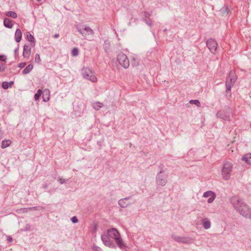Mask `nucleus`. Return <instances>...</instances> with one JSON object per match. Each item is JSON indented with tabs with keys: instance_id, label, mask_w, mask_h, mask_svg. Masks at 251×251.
Segmentation results:
<instances>
[{
	"instance_id": "nucleus-1",
	"label": "nucleus",
	"mask_w": 251,
	"mask_h": 251,
	"mask_svg": "<svg viewBox=\"0 0 251 251\" xmlns=\"http://www.w3.org/2000/svg\"><path fill=\"white\" fill-rule=\"evenodd\" d=\"M236 76L235 74L234 71L231 70L229 73L228 76L226 78V93L229 96H231V88L234 85L235 81L236 80Z\"/></svg>"
},
{
	"instance_id": "nucleus-2",
	"label": "nucleus",
	"mask_w": 251,
	"mask_h": 251,
	"mask_svg": "<svg viewBox=\"0 0 251 251\" xmlns=\"http://www.w3.org/2000/svg\"><path fill=\"white\" fill-rule=\"evenodd\" d=\"M232 169L233 165L231 162L226 161L223 164L222 175L225 180H227L230 178Z\"/></svg>"
},
{
	"instance_id": "nucleus-3",
	"label": "nucleus",
	"mask_w": 251,
	"mask_h": 251,
	"mask_svg": "<svg viewBox=\"0 0 251 251\" xmlns=\"http://www.w3.org/2000/svg\"><path fill=\"white\" fill-rule=\"evenodd\" d=\"M229 200L231 204L237 212L238 211H242L240 210V208H241L243 205L245 203L243 201V200L242 198L238 196L235 195L231 197Z\"/></svg>"
},
{
	"instance_id": "nucleus-4",
	"label": "nucleus",
	"mask_w": 251,
	"mask_h": 251,
	"mask_svg": "<svg viewBox=\"0 0 251 251\" xmlns=\"http://www.w3.org/2000/svg\"><path fill=\"white\" fill-rule=\"evenodd\" d=\"M83 77L92 82H96L97 81V77L94 75V72L89 68H83L81 71Z\"/></svg>"
},
{
	"instance_id": "nucleus-5",
	"label": "nucleus",
	"mask_w": 251,
	"mask_h": 251,
	"mask_svg": "<svg viewBox=\"0 0 251 251\" xmlns=\"http://www.w3.org/2000/svg\"><path fill=\"white\" fill-rule=\"evenodd\" d=\"M76 29L78 32L84 37L94 34V31L86 25H77Z\"/></svg>"
},
{
	"instance_id": "nucleus-6",
	"label": "nucleus",
	"mask_w": 251,
	"mask_h": 251,
	"mask_svg": "<svg viewBox=\"0 0 251 251\" xmlns=\"http://www.w3.org/2000/svg\"><path fill=\"white\" fill-rule=\"evenodd\" d=\"M231 115V112L228 107L218 111L216 116L217 118H220L225 121H229Z\"/></svg>"
},
{
	"instance_id": "nucleus-7",
	"label": "nucleus",
	"mask_w": 251,
	"mask_h": 251,
	"mask_svg": "<svg viewBox=\"0 0 251 251\" xmlns=\"http://www.w3.org/2000/svg\"><path fill=\"white\" fill-rule=\"evenodd\" d=\"M164 171L161 170L159 173L157 174L156 176V181L158 185L164 186L167 182L168 175L164 174Z\"/></svg>"
},
{
	"instance_id": "nucleus-8",
	"label": "nucleus",
	"mask_w": 251,
	"mask_h": 251,
	"mask_svg": "<svg viewBox=\"0 0 251 251\" xmlns=\"http://www.w3.org/2000/svg\"><path fill=\"white\" fill-rule=\"evenodd\" d=\"M117 60L119 64L124 68H127L129 66V60L125 54L120 53L118 55Z\"/></svg>"
},
{
	"instance_id": "nucleus-9",
	"label": "nucleus",
	"mask_w": 251,
	"mask_h": 251,
	"mask_svg": "<svg viewBox=\"0 0 251 251\" xmlns=\"http://www.w3.org/2000/svg\"><path fill=\"white\" fill-rule=\"evenodd\" d=\"M172 237L175 241L183 244H191L194 241L193 238L189 237L178 236L173 235Z\"/></svg>"
},
{
	"instance_id": "nucleus-10",
	"label": "nucleus",
	"mask_w": 251,
	"mask_h": 251,
	"mask_svg": "<svg viewBox=\"0 0 251 251\" xmlns=\"http://www.w3.org/2000/svg\"><path fill=\"white\" fill-rule=\"evenodd\" d=\"M240 210L242 211H238V212L242 216L246 218H251V209L246 203L243 205Z\"/></svg>"
},
{
	"instance_id": "nucleus-11",
	"label": "nucleus",
	"mask_w": 251,
	"mask_h": 251,
	"mask_svg": "<svg viewBox=\"0 0 251 251\" xmlns=\"http://www.w3.org/2000/svg\"><path fill=\"white\" fill-rule=\"evenodd\" d=\"M206 46L212 53H216L218 44L215 40L211 38L208 39L206 41Z\"/></svg>"
},
{
	"instance_id": "nucleus-12",
	"label": "nucleus",
	"mask_w": 251,
	"mask_h": 251,
	"mask_svg": "<svg viewBox=\"0 0 251 251\" xmlns=\"http://www.w3.org/2000/svg\"><path fill=\"white\" fill-rule=\"evenodd\" d=\"M110 238L107 233L102 234L101 236V240L105 246L111 248H115L116 246L110 239Z\"/></svg>"
},
{
	"instance_id": "nucleus-13",
	"label": "nucleus",
	"mask_w": 251,
	"mask_h": 251,
	"mask_svg": "<svg viewBox=\"0 0 251 251\" xmlns=\"http://www.w3.org/2000/svg\"><path fill=\"white\" fill-rule=\"evenodd\" d=\"M131 199V196L121 199L118 201L119 205L122 208H126L129 205L133 204L135 201L131 202L130 200Z\"/></svg>"
},
{
	"instance_id": "nucleus-14",
	"label": "nucleus",
	"mask_w": 251,
	"mask_h": 251,
	"mask_svg": "<svg viewBox=\"0 0 251 251\" xmlns=\"http://www.w3.org/2000/svg\"><path fill=\"white\" fill-rule=\"evenodd\" d=\"M107 233L110 237L114 239H115L116 238L120 236V233L119 231L115 228H111L109 229L107 231Z\"/></svg>"
},
{
	"instance_id": "nucleus-15",
	"label": "nucleus",
	"mask_w": 251,
	"mask_h": 251,
	"mask_svg": "<svg viewBox=\"0 0 251 251\" xmlns=\"http://www.w3.org/2000/svg\"><path fill=\"white\" fill-rule=\"evenodd\" d=\"M116 244L121 249L124 250L126 248V244L124 242L123 239L119 236L115 239Z\"/></svg>"
},
{
	"instance_id": "nucleus-16",
	"label": "nucleus",
	"mask_w": 251,
	"mask_h": 251,
	"mask_svg": "<svg viewBox=\"0 0 251 251\" xmlns=\"http://www.w3.org/2000/svg\"><path fill=\"white\" fill-rule=\"evenodd\" d=\"M31 52V47L29 45H25L24 47L23 56L28 59Z\"/></svg>"
},
{
	"instance_id": "nucleus-17",
	"label": "nucleus",
	"mask_w": 251,
	"mask_h": 251,
	"mask_svg": "<svg viewBox=\"0 0 251 251\" xmlns=\"http://www.w3.org/2000/svg\"><path fill=\"white\" fill-rule=\"evenodd\" d=\"M241 160L247 164L251 165V153H248L244 155L242 157Z\"/></svg>"
},
{
	"instance_id": "nucleus-18",
	"label": "nucleus",
	"mask_w": 251,
	"mask_h": 251,
	"mask_svg": "<svg viewBox=\"0 0 251 251\" xmlns=\"http://www.w3.org/2000/svg\"><path fill=\"white\" fill-rule=\"evenodd\" d=\"M201 223L204 229H208L211 227V222L208 218H204L202 220Z\"/></svg>"
},
{
	"instance_id": "nucleus-19",
	"label": "nucleus",
	"mask_w": 251,
	"mask_h": 251,
	"mask_svg": "<svg viewBox=\"0 0 251 251\" xmlns=\"http://www.w3.org/2000/svg\"><path fill=\"white\" fill-rule=\"evenodd\" d=\"M3 24L4 26L8 28H11L13 26L11 20L7 18L4 19Z\"/></svg>"
},
{
	"instance_id": "nucleus-20",
	"label": "nucleus",
	"mask_w": 251,
	"mask_h": 251,
	"mask_svg": "<svg viewBox=\"0 0 251 251\" xmlns=\"http://www.w3.org/2000/svg\"><path fill=\"white\" fill-rule=\"evenodd\" d=\"M22 38V32L19 28L17 29L15 34V39L17 42H19Z\"/></svg>"
},
{
	"instance_id": "nucleus-21",
	"label": "nucleus",
	"mask_w": 251,
	"mask_h": 251,
	"mask_svg": "<svg viewBox=\"0 0 251 251\" xmlns=\"http://www.w3.org/2000/svg\"><path fill=\"white\" fill-rule=\"evenodd\" d=\"M13 84L14 82L13 81L10 82L4 81L2 83V87L4 89H7L8 88L11 87Z\"/></svg>"
},
{
	"instance_id": "nucleus-22",
	"label": "nucleus",
	"mask_w": 251,
	"mask_h": 251,
	"mask_svg": "<svg viewBox=\"0 0 251 251\" xmlns=\"http://www.w3.org/2000/svg\"><path fill=\"white\" fill-rule=\"evenodd\" d=\"M103 104L99 101L95 102L92 103V106L96 110H99L100 108L102 107Z\"/></svg>"
},
{
	"instance_id": "nucleus-23",
	"label": "nucleus",
	"mask_w": 251,
	"mask_h": 251,
	"mask_svg": "<svg viewBox=\"0 0 251 251\" xmlns=\"http://www.w3.org/2000/svg\"><path fill=\"white\" fill-rule=\"evenodd\" d=\"M33 68V66L32 64L28 65L23 70V74L24 75L29 73Z\"/></svg>"
},
{
	"instance_id": "nucleus-24",
	"label": "nucleus",
	"mask_w": 251,
	"mask_h": 251,
	"mask_svg": "<svg viewBox=\"0 0 251 251\" xmlns=\"http://www.w3.org/2000/svg\"><path fill=\"white\" fill-rule=\"evenodd\" d=\"M26 37H27V40L31 43V46L34 47L35 45V42H34V38L33 36H32L29 32H27V33L26 34Z\"/></svg>"
},
{
	"instance_id": "nucleus-25",
	"label": "nucleus",
	"mask_w": 251,
	"mask_h": 251,
	"mask_svg": "<svg viewBox=\"0 0 251 251\" xmlns=\"http://www.w3.org/2000/svg\"><path fill=\"white\" fill-rule=\"evenodd\" d=\"M11 144V141L9 140H3L1 142V148L4 149L9 147Z\"/></svg>"
},
{
	"instance_id": "nucleus-26",
	"label": "nucleus",
	"mask_w": 251,
	"mask_h": 251,
	"mask_svg": "<svg viewBox=\"0 0 251 251\" xmlns=\"http://www.w3.org/2000/svg\"><path fill=\"white\" fill-rule=\"evenodd\" d=\"M5 15L7 17H11L13 19H16L17 17V14L14 11H8L6 12Z\"/></svg>"
},
{
	"instance_id": "nucleus-27",
	"label": "nucleus",
	"mask_w": 251,
	"mask_h": 251,
	"mask_svg": "<svg viewBox=\"0 0 251 251\" xmlns=\"http://www.w3.org/2000/svg\"><path fill=\"white\" fill-rule=\"evenodd\" d=\"M110 47V42L109 41V40H105L104 43L103 44V48H104L105 50L106 51H107L109 50Z\"/></svg>"
},
{
	"instance_id": "nucleus-28",
	"label": "nucleus",
	"mask_w": 251,
	"mask_h": 251,
	"mask_svg": "<svg viewBox=\"0 0 251 251\" xmlns=\"http://www.w3.org/2000/svg\"><path fill=\"white\" fill-rule=\"evenodd\" d=\"M216 194L214 192L212 191H208L204 192L203 194V197L204 198L211 197L212 195Z\"/></svg>"
},
{
	"instance_id": "nucleus-29",
	"label": "nucleus",
	"mask_w": 251,
	"mask_h": 251,
	"mask_svg": "<svg viewBox=\"0 0 251 251\" xmlns=\"http://www.w3.org/2000/svg\"><path fill=\"white\" fill-rule=\"evenodd\" d=\"M42 94V91L41 89H39L37 92L34 95V99L35 100H38L39 99L40 97Z\"/></svg>"
},
{
	"instance_id": "nucleus-30",
	"label": "nucleus",
	"mask_w": 251,
	"mask_h": 251,
	"mask_svg": "<svg viewBox=\"0 0 251 251\" xmlns=\"http://www.w3.org/2000/svg\"><path fill=\"white\" fill-rule=\"evenodd\" d=\"M72 55L74 56H76L78 54V50L76 48H74L72 50Z\"/></svg>"
},
{
	"instance_id": "nucleus-31",
	"label": "nucleus",
	"mask_w": 251,
	"mask_h": 251,
	"mask_svg": "<svg viewBox=\"0 0 251 251\" xmlns=\"http://www.w3.org/2000/svg\"><path fill=\"white\" fill-rule=\"evenodd\" d=\"M190 103L192 104L197 105L198 107L201 105L200 101L198 100H190Z\"/></svg>"
},
{
	"instance_id": "nucleus-32",
	"label": "nucleus",
	"mask_w": 251,
	"mask_h": 251,
	"mask_svg": "<svg viewBox=\"0 0 251 251\" xmlns=\"http://www.w3.org/2000/svg\"><path fill=\"white\" fill-rule=\"evenodd\" d=\"M142 20L145 22L146 23V24L148 25L149 26H151L152 25V21L150 20H147L145 18H143L142 19Z\"/></svg>"
},
{
	"instance_id": "nucleus-33",
	"label": "nucleus",
	"mask_w": 251,
	"mask_h": 251,
	"mask_svg": "<svg viewBox=\"0 0 251 251\" xmlns=\"http://www.w3.org/2000/svg\"><path fill=\"white\" fill-rule=\"evenodd\" d=\"M35 61L36 63L39 64L41 62V59L40 55L39 54H36L35 56Z\"/></svg>"
},
{
	"instance_id": "nucleus-34",
	"label": "nucleus",
	"mask_w": 251,
	"mask_h": 251,
	"mask_svg": "<svg viewBox=\"0 0 251 251\" xmlns=\"http://www.w3.org/2000/svg\"><path fill=\"white\" fill-rule=\"evenodd\" d=\"M144 17L143 18H145L147 20L148 18H150L151 16V14L148 12L145 11L143 12Z\"/></svg>"
},
{
	"instance_id": "nucleus-35",
	"label": "nucleus",
	"mask_w": 251,
	"mask_h": 251,
	"mask_svg": "<svg viewBox=\"0 0 251 251\" xmlns=\"http://www.w3.org/2000/svg\"><path fill=\"white\" fill-rule=\"evenodd\" d=\"M215 198H216V194L212 195V196H211V197H210L208 199V200H207V202L208 203H212L214 201V200L215 199Z\"/></svg>"
},
{
	"instance_id": "nucleus-36",
	"label": "nucleus",
	"mask_w": 251,
	"mask_h": 251,
	"mask_svg": "<svg viewBox=\"0 0 251 251\" xmlns=\"http://www.w3.org/2000/svg\"><path fill=\"white\" fill-rule=\"evenodd\" d=\"M44 93H47V95L48 97H47V99H46V98H45V97L44 95L43 97V101L46 102L49 100V97L48 96V93H49V92L48 90H45Z\"/></svg>"
},
{
	"instance_id": "nucleus-37",
	"label": "nucleus",
	"mask_w": 251,
	"mask_h": 251,
	"mask_svg": "<svg viewBox=\"0 0 251 251\" xmlns=\"http://www.w3.org/2000/svg\"><path fill=\"white\" fill-rule=\"evenodd\" d=\"M6 68V66L5 64L2 63H0V72H3Z\"/></svg>"
},
{
	"instance_id": "nucleus-38",
	"label": "nucleus",
	"mask_w": 251,
	"mask_h": 251,
	"mask_svg": "<svg viewBox=\"0 0 251 251\" xmlns=\"http://www.w3.org/2000/svg\"><path fill=\"white\" fill-rule=\"evenodd\" d=\"M7 57L4 55H0V61L2 62H4L6 61Z\"/></svg>"
},
{
	"instance_id": "nucleus-39",
	"label": "nucleus",
	"mask_w": 251,
	"mask_h": 251,
	"mask_svg": "<svg viewBox=\"0 0 251 251\" xmlns=\"http://www.w3.org/2000/svg\"><path fill=\"white\" fill-rule=\"evenodd\" d=\"M71 221L74 224L78 222V219L75 216L73 217L71 219Z\"/></svg>"
},
{
	"instance_id": "nucleus-40",
	"label": "nucleus",
	"mask_w": 251,
	"mask_h": 251,
	"mask_svg": "<svg viewBox=\"0 0 251 251\" xmlns=\"http://www.w3.org/2000/svg\"><path fill=\"white\" fill-rule=\"evenodd\" d=\"M26 65L25 62L21 63L19 64V67L20 68H23L25 67V66Z\"/></svg>"
},
{
	"instance_id": "nucleus-41",
	"label": "nucleus",
	"mask_w": 251,
	"mask_h": 251,
	"mask_svg": "<svg viewBox=\"0 0 251 251\" xmlns=\"http://www.w3.org/2000/svg\"><path fill=\"white\" fill-rule=\"evenodd\" d=\"M34 208H35L34 207H30V208H28V209L32 210V209H34ZM27 209H25V208H23V209H19V210H22V211H23L24 212H27Z\"/></svg>"
},
{
	"instance_id": "nucleus-42",
	"label": "nucleus",
	"mask_w": 251,
	"mask_h": 251,
	"mask_svg": "<svg viewBox=\"0 0 251 251\" xmlns=\"http://www.w3.org/2000/svg\"><path fill=\"white\" fill-rule=\"evenodd\" d=\"M6 238L8 242H11L13 241V239L10 236H7Z\"/></svg>"
},
{
	"instance_id": "nucleus-43",
	"label": "nucleus",
	"mask_w": 251,
	"mask_h": 251,
	"mask_svg": "<svg viewBox=\"0 0 251 251\" xmlns=\"http://www.w3.org/2000/svg\"><path fill=\"white\" fill-rule=\"evenodd\" d=\"M59 182L61 183V184H64V183H65L66 182V180L65 179H63V178H60L59 179Z\"/></svg>"
},
{
	"instance_id": "nucleus-44",
	"label": "nucleus",
	"mask_w": 251,
	"mask_h": 251,
	"mask_svg": "<svg viewBox=\"0 0 251 251\" xmlns=\"http://www.w3.org/2000/svg\"><path fill=\"white\" fill-rule=\"evenodd\" d=\"M100 249L98 247H94L93 248V251H100Z\"/></svg>"
},
{
	"instance_id": "nucleus-45",
	"label": "nucleus",
	"mask_w": 251,
	"mask_h": 251,
	"mask_svg": "<svg viewBox=\"0 0 251 251\" xmlns=\"http://www.w3.org/2000/svg\"><path fill=\"white\" fill-rule=\"evenodd\" d=\"M59 34H54V35H53V37H54V38H57L58 37H59Z\"/></svg>"
},
{
	"instance_id": "nucleus-46",
	"label": "nucleus",
	"mask_w": 251,
	"mask_h": 251,
	"mask_svg": "<svg viewBox=\"0 0 251 251\" xmlns=\"http://www.w3.org/2000/svg\"><path fill=\"white\" fill-rule=\"evenodd\" d=\"M2 135V131L1 129H0V138L1 137Z\"/></svg>"
},
{
	"instance_id": "nucleus-47",
	"label": "nucleus",
	"mask_w": 251,
	"mask_h": 251,
	"mask_svg": "<svg viewBox=\"0 0 251 251\" xmlns=\"http://www.w3.org/2000/svg\"><path fill=\"white\" fill-rule=\"evenodd\" d=\"M18 51V48H16V49L14 50V52H15V53H16Z\"/></svg>"
},
{
	"instance_id": "nucleus-48",
	"label": "nucleus",
	"mask_w": 251,
	"mask_h": 251,
	"mask_svg": "<svg viewBox=\"0 0 251 251\" xmlns=\"http://www.w3.org/2000/svg\"><path fill=\"white\" fill-rule=\"evenodd\" d=\"M38 1H41V0H36Z\"/></svg>"
},
{
	"instance_id": "nucleus-49",
	"label": "nucleus",
	"mask_w": 251,
	"mask_h": 251,
	"mask_svg": "<svg viewBox=\"0 0 251 251\" xmlns=\"http://www.w3.org/2000/svg\"><path fill=\"white\" fill-rule=\"evenodd\" d=\"M45 187L46 188H47V185H46V186H45Z\"/></svg>"
}]
</instances>
